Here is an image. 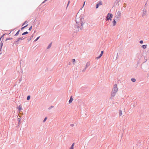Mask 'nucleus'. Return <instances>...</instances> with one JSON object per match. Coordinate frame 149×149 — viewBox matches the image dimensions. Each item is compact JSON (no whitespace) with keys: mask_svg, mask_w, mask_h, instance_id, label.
I'll list each match as a JSON object with an SVG mask.
<instances>
[{"mask_svg":"<svg viewBox=\"0 0 149 149\" xmlns=\"http://www.w3.org/2000/svg\"><path fill=\"white\" fill-rule=\"evenodd\" d=\"M84 18L83 17H79L76 18L75 19L76 24L72 27L74 32H77L79 30L83 29V25L84 24L83 22Z\"/></svg>","mask_w":149,"mask_h":149,"instance_id":"1","label":"nucleus"},{"mask_svg":"<svg viewBox=\"0 0 149 149\" xmlns=\"http://www.w3.org/2000/svg\"><path fill=\"white\" fill-rule=\"evenodd\" d=\"M118 90V88L117 87V85L116 84H115L113 87L112 91L111 93V99H112V97H114L116 93L117 92Z\"/></svg>","mask_w":149,"mask_h":149,"instance_id":"2","label":"nucleus"},{"mask_svg":"<svg viewBox=\"0 0 149 149\" xmlns=\"http://www.w3.org/2000/svg\"><path fill=\"white\" fill-rule=\"evenodd\" d=\"M113 15L111 13H108L105 19V20L107 21H109V20L111 21L112 20V18L113 17Z\"/></svg>","mask_w":149,"mask_h":149,"instance_id":"3","label":"nucleus"},{"mask_svg":"<svg viewBox=\"0 0 149 149\" xmlns=\"http://www.w3.org/2000/svg\"><path fill=\"white\" fill-rule=\"evenodd\" d=\"M121 17V13L120 11H118L116 16L115 18H116V21L119 20Z\"/></svg>","mask_w":149,"mask_h":149,"instance_id":"4","label":"nucleus"},{"mask_svg":"<svg viewBox=\"0 0 149 149\" xmlns=\"http://www.w3.org/2000/svg\"><path fill=\"white\" fill-rule=\"evenodd\" d=\"M25 38H23V37H20V38H18L17 39V41H15L14 42V44L13 45H13L14 44H18V41H19L20 40H23Z\"/></svg>","mask_w":149,"mask_h":149,"instance_id":"5","label":"nucleus"},{"mask_svg":"<svg viewBox=\"0 0 149 149\" xmlns=\"http://www.w3.org/2000/svg\"><path fill=\"white\" fill-rule=\"evenodd\" d=\"M102 5V2L101 1H99L98 3H97L96 5V9L98 8L100 5Z\"/></svg>","mask_w":149,"mask_h":149,"instance_id":"6","label":"nucleus"},{"mask_svg":"<svg viewBox=\"0 0 149 149\" xmlns=\"http://www.w3.org/2000/svg\"><path fill=\"white\" fill-rule=\"evenodd\" d=\"M147 15V11L146 10H143V14L142 16H143L144 15Z\"/></svg>","mask_w":149,"mask_h":149,"instance_id":"7","label":"nucleus"},{"mask_svg":"<svg viewBox=\"0 0 149 149\" xmlns=\"http://www.w3.org/2000/svg\"><path fill=\"white\" fill-rule=\"evenodd\" d=\"M116 18H115V19H113V26H115L116 25Z\"/></svg>","mask_w":149,"mask_h":149,"instance_id":"8","label":"nucleus"},{"mask_svg":"<svg viewBox=\"0 0 149 149\" xmlns=\"http://www.w3.org/2000/svg\"><path fill=\"white\" fill-rule=\"evenodd\" d=\"M73 100V99L72 98V96H71L70 98V99L69 101V104H70L71 103H72Z\"/></svg>","mask_w":149,"mask_h":149,"instance_id":"9","label":"nucleus"},{"mask_svg":"<svg viewBox=\"0 0 149 149\" xmlns=\"http://www.w3.org/2000/svg\"><path fill=\"white\" fill-rule=\"evenodd\" d=\"M3 45V43L2 42V41H1V43H0V52H1V49H2Z\"/></svg>","mask_w":149,"mask_h":149,"instance_id":"10","label":"nucleus"},{"mask_svg":"<svg viewBox=\"0 0 149 149\" xmlns=\"http://www.w3.org/2000/svg\"><path fill=\"white\" fill-rule=\"evenodd\" d=\"M90 65V62H88L86 65L85 68H87Z\"/></svg>","mask_w":149,"mask_h":149,"instance_id":"11","label":"nucleus"},{"mask_svg":"<svg viewBox=\"0 0 149 149\" xmlns=\"http://www.w3.org/2000/svg\"><path fill=\"white\" fill-rule=\"evenodd\" d=\"M17 120L18 121V125L19 126L21 123L20 121L21 120V119L20 118H18Z\"/></svg>","mask_w":149,"mask_h":149,"instance_id":"12","label":"nucleus"},{"mask_svg":"<svg viewBox=\"0 0 149 149\" xmlns=\"http://www.w3.org/2000/svg\"><path fill=\"white\" fill-rule=\"evenodd\" d=\"M20 30H19L17 32L15 33V34L14 35V36H17L19 34V33L20 32Z\"/></svg>","mask_w":149,"mask_h":149,"instance_id":"13","label":"nucleus"},{"mask_svg":"<svg viewBox=\"0 0 149 149\" xmlns=\"http://www.w3.org/2000/svg\"><path fill=\"white\" fill-rule=\"evenodd\" d=\"M52 42H51L50 44L48 46V47H47V49H49L51 47V45H52Z\"/></svg>","mask_w":149,"mask_h":149,"instance_id":"14","label":"nucleus"},{"mask_svg":"<svg viewBox=\"0 0 149 149\" xmlns=\"http://www.w3.org/2000/svg\"><path fill=\"white\" fill-rule=\"evenodd\" d=\"M33 37V35H32V36L30 37V38L29 39H27V40H28V42L30 41L32 39Z\"/></svg>","mask_w":149,"mask_h":149,"instance_id":"15","label":"nucleus"},{"mask_svg":"<svg viewBox=\"0 0 149 149\" xmlns=\"http://www.w3.org/2000/svg\"><path fill=\"white\" fill-rule=\"evenodd\" d=\"M147 47V45H143L142 46V47L143 49H145Z\"/></svg>","mask_w":149,"mask_h":149,"instance_id":"16","label":"nucleus"},{"mask_svg":"<svg viewBox=\"0 0 149 149\" xmlns=\"http://www.w3.org/2000/svg\"><path fill=\"white\" fill-rule=\"evenodd\" d=\"M119 114L120 116H121L122 115V111L121 110H119Z\"/></svg>","mask_w":149,"mask_h":149,"instance_id":"17","label":"nucleus"},{"mask_svg":"<svg viewBox=\"0 0 149 149\" xmlns=\"http://www.w3.org/2000/svg\"><path fill=\"white\" fill-rule=\"evenodd\" d=\"M74 143H73L71 145L70 149H74Z\"/></svg>","mask_w":149,"mask_h":149,"instance_id":"18","label":"nucleus"},{"mask_svg":"<svg viewBox=\"0 0 149 149\" xmlns=\"http://www.w3.org/2000/svg\"><path fill=\"white\" fill-rule=\"evenodd\" d=\"M29 33L27 32V31H26L25 32H24V33H23L22 34V35H25L26 34H27Z\"/></svg>","mask_w":149,"mask_h":149,"instance_id":"19","label":"nucleus"},{"mask_svg":"<svg viewBox=\"0 0 149 149\" xmlns=\"http://www.w3.org/2000/svg\"><path fill=\"white\" fill-rule=\"evenodd\" d=\"M28 23V21L27 20L25 21L24 22L22 26H24V24H27Z\"/></svg>","mask_w":149,"mask_h":149,"instance_id":"20","label":"nucleus"},{"mask_svg":"<svg viewBox=\"0 0 149 149\" xmlns=\"http://www.w3.org/2000/svg\"><path fill=\"white\" fill-rule=\"evenodd\" d=\"M132 81L133 82H135L136 80L134 78H132L131 79Z\"/></svg>","mask_w":149,"mask_h":149,"instance_id":"21","label":"nucleus"},{"mask_svg":"<svg viewBox=\"0 0 149 149\" xmlns=\"http://www.w3.org/2000/svg\"><path fill=\"white\" fill-rule=\"evenodd\" d=\"M18 109L19 111H20L22 109V107L20 105L18 107Z\"/></svg>","mask_w":149,"mask_h":149,"instance_id":"22","label":"nucleus"},{"mask_svg":"<svg viewBox=\"0 0 149 149\" xmlns=\"http://www.w3.org/2000/svg\"><path fill=\"white\" fill-rule=\"evenodd\" d=\"M103 53H104V51H101V53L100 54V56L101 57L102 56V55L103 54Z\"/></svg>","mask_w":149,"mask_h":149,"instance_id":"23","label":"nucleus"},{"mask_svg":"<svg viewBox=\"0 0 149 149\" xmlns=\"http://www.w3.org/2000/svg\"><path fill=\"white\" fill-rule=\"evenodd\" d=\"M13 38H7L6 40V41H7L8 40H10L12 39Z\"/></svg>","mask_w":149,"mask_h":149,"instance_id":"24","label":"nucleus"},{"mask_svg":"<svg viewBox=\"0 0 149 149\" xmlns=\"http://www.w3.org/2000/svg\"><path fill=\"white\" fill-rule=\"evenodd\" d=\"M30 95L28 96L27 97V100H29L30 99Z\"/></svg>","mask_w":149,"mask_h":149,"instance_id":"25","label":"nucleus"},{"mask_svg":"<svg viewBox=\"0 0 149 149\" xmlns=\"http://www.w3.org/2000/svg\"><path fill=\"white\" fill-rule=\"evenodd\" d=\"M40 36H39L37 38L34 40V42H36L40 38Z\"/></svg>","mask_w":149,"mask_h":149,"instance_id":"26","label":"nucleus"},{"mask_svg":"<svg viewBox=\"0 0 149 149\" xmlns=\"http://www.w3.org/2000/svg\"><path fill=\"white\" fill-rule=\"evenodd\" d=\"M47 119V117H45L43 120V122H45L46 121V120Z\"/></svg>","mask_w":149,"mask_h":149,"instance_id":"27","label":"nucleus"},{"mask_svg":"<svg viewBox=\"0 0 149 149\" xmlns=\"http://www.w3.org/2000/svg\"><path fill=\"white\" fill-rule=\"evenodd\" d=\"M53 107H54V106H51L48 108V109L50 110Z\"/></svg>","mask_w":149,"mask_h":149,"instance_id":"28","label":"nucleus"},{"mask_svg":"<svg viewBox=\"0 0 149 149\" xmlns=\"http://www.w3.org/2000/svg\"><path fill=\"white\" fill-rule=\"evenodd\" d=\"M32 26H30V27L29 28V31H31V30L32 29Z\"/></svg>","mask_w":149,"mask_h":149,"instance_id":"29","label":"nucleus"},{"mask_svg":"<svg viewBox=\"0 0 149 149\" xmlns=\"http://www.w3.org/2000/svg\"><path fill=\"white\" fill-rule=\"evenodd\" d=\"M143 40H140V41H139V43H140V44H142L143 43Z\"/></svg>","mask_w":149,"mask_h":149,"instance_id":"30","label":"nucleus"},{"mask_svg":"<svg viewBox=\"0 0 149 149\" xmlns=\"http://www.w3.org/2000/svg\"><path fill=\"white\" fill-rule=\"evenodd\" d=\"M101 57V56H99L98 57H96V59H99Z\"/></svg>","mask_w":149,"mask_h":149,"instance_id":"31","label":"nucleus"},{"mask_svg":"<svg viewBox=\"0 0 149 149\" xmlns=\"http://www.w3.org/2000/svg\"><path fill=\"white\" fill-rule=\"evenodd\" d=\"M25 28V26H23V27H22V28H21V30H23Z\"/></svg>","mask_w":149,"mask_h":149,"instance_id":"32","label":"nucleus"},{"mask_svg":"<svg viewBox=\"0 0 149 149\" xmlns=\"http://www.w3.org/2000/svg\"><path fill=\"white\" fill-rule=\"evenodd\" d=\"M86 68H84V69L83 70H82V72H85V70H86Z\"/></svg>","mask_w":149,"mask_h":149,"instance_id":"33","label":"nucleus"},{"mask_svg":"<svg viewBox=\"0 0 149 149\" xmlns=\"http://www.w3.org/2000/svg\"><path fill=\"white\" fill-rule=\"evenodd\" d=\"M72 61L73 62H74L75 61V59H73L72 60Z\"/></svg>","mask_w":149,"mask_h":149,"instance_id":"34","label":"nucleus"},{"mask_svg":"<svg viewBox=\"0 0 149 149\" xmlns=\"http://www.w3.org/2000/svg\"><path fill=\"white\" fill-rule=\"evenodd\" d=\"M47 0H45L42 3H45V2H46V1H47Z\"/></svg>","mask_w":149,"mask_h":149,"instance_id":"35","label":"nucleus"},{"mask_svg":"<svg viewBox=\"0 0 149 149\" xmlns=\"http://www.w3.org/2000/svg\"><path fill=\"white\" fill-rule=\"evenodd\" d=\"M72 127H73L74 126V125L73 124H72L70 125Z\"/></svg>","mask_w":149,"mask_h":149,"instance_id":"36","label":"nucleus"},{"mask_svg":"<svg viewBox=\"0 0 149 149\" xmlns=\"http://www.w3.org/2000/svg\"><path fill=\"white\" fill-rule=\"evenodd\" d=\"M28 24H27L26 25L24 26L26 28V27L27 26H28Z\"/></svg>","mask_w":149,"mask_h":149,"instance_id":"37","label":"nucleus"},{"mask_svg":"<svg viewBox=\"0 0 149 149\" xmlns=\"http://www.w3.org/2000/svg\"><path fill=\"white\" fill-rule=\"evenodd\" d=\"M85 1L84 2V3L83 4V7L84 6L85 4Z\"/></svg>","mask_w":149,"mask_h":149,"instance_id":"38","label":"nucleus"},{"mask_svg":"<svg viewBox=\"0 0 149 149\" xmlns=\"http://www.w3.org/2000/svg\"><path fill=\"white\" fill-rule=\"evenodd\" d=\"M70 3V1H68V4H69Z\"/></svg>","mask_w":149,"mask_h":149,"instance_id":"39","label":"nucleus"},{"mask_svg":"<svg viewBox=\"0 0 149 149\" xmlns=\"http://www.w3.org/2000/svg\"><path fill=\"white\" fill-rule=\"evenodd\" d=\"M118 53H117V57H116V59L118 58Z\"/></svg>","mask_w":149,"mask_h":149,"instance_id":"40","label":"nucleus"},{"mask_svg":"<svg viewBox=\"0 0 149 149\" xmlns=\"http://www.w3.org/2000/svg\"><path fill=\"white\" fill-rule=\"evenodd\" d=\"M69 5V4H67V7H68V6Z\"/></svg>","mask_w":149,"mask_h":149,"instance_id":"41","label":"nucleus"},{"mask_svg":"<svg viewBox=\"0 0 149 149\" xmlns=\"http://www.w3.org/2000/svg\"><path fill=\"white\" fill-rule=\"evenodd\" d=\"M1 54V52H0V55Z\"/></svg>","mask_w":149,"mask_h":149,"instance_id":"42","label":"nucleus"},{"mask_svg":"<svg viewBox=\"0 0 149 149\" xmlns=\"http://www.w3.org/2000/svg\"><path fill=\"white\" fill-rule=\"evenodd\" d=\"M146 4H147V2H146V3L145 4V6L146 5Z\"/></svg>","mask_w":149,"mask_h":149,"instance_id":"43","label":"nucleus"},{"mask_svg":"<svg viewBox=\"0 0 149 149\" xmlns=\"http://www.w3.org/2000/svg\"><path fill=\"white\" fill-rule=\"evenodd\" d=\"M14 29H13L12 30H11V32H12V31H13Z\"/></svg>","mask_w":149,"mask_h":149,"instance_id":"44","label":"nucleus"},{"mask_svg":"<svg viewBox=\"0 0 149 149\" xmlns=\"http://www.w3.org/2000/svg\"><path fill=\"white\" fill-rule=\"evenodd\" d=\"M125 4H124V7H125Z\"/></svg>","mask_w":149,"mask_h":149,"instance_id":"45","label":"nucleus"},{"mask_svg":"<svg viewBox=\"0 0 149 149\" xmlns=\"http://www.w3.org/2000/svg\"><path fill=\"white\" fill-rule=\"evenodd\" d=\"M116 4V2H115V3H114V4Z\"/></svg>","mask_w":149,"mask_h":149,"instance_id":"46","label":"nucleus"},{"mask_svg":"<svg viewBox=\"0 0 149 149\" xmlns=\"http://www.w3.org/2000/svg\"><path fill=\"white\" fill-rule=\"evenodd\" d=\"M10 33H11V32H10V33H9V34H10Z\"/></svg>","mask_w":149,"mask_h":149,"instance_id":"47","label":"nucleus"},{"mask_svg":"<svg viewBox=\"0 0 149 149\" xmlns=\"http://www.w3.org/2000/svg\"><path fill=\"white\" fill-rule=\"evenodd\" d=\"M10 33H11V32H10V33H9V34H10Z\"/></svg>","mask_w":149,"mask_h":149,"instance_id":"48","label":"nucleus"},{"mask_svg":"<svg viewBox=\"0 0 149 149\" xmlns=\"http://www.w3.org/2000/svg\"><path fill=\"white\" fill-rule=\"evenodd\" d=\"M21 80H19L20 81Z\"/></svg>","mask_w":149,"mask_h":149,"instance_id":"49","label":"nucleus"}]
</instances>
